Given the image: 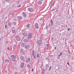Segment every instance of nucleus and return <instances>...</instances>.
<instances>
[{
	"instance_id": "46",
	"label": "nucleus",
	"mask_w": 74,
	"mask_h": 74,
	"mask_svg": "<svg viewBox=\"0 0 74 74\" xmlns=\"http://www.w3.org/2000/svg\"><path fill=\"white\" fill-rule=\"evenodd\" d=\"M46 28H48V26H46Z\"/></svg>"
},
{
	"instance_id": "31",
	"label": "nucleus",
	"mask_w": 74,
	"mask_h": 74,
	"mask_svg": "<svg viewBox=\"0 0 74 74\" xmlns=\"http://www.w3.org/2000/svg\"><path fill=\"white\" fill-rule=\"evenodd\" d=\"M62 55H63V53L61 52V53H60V56H61Z\"/></svg>"
},
{
	"instance_id": "18",
	"label": "nucleus",
	"mask_w": 74,
	"mask_h": 74,
	"mask_svg": "<svg viewBox=\"0 0 74 74\" xmlns=\"http://www.w3.org/2000/svg\"><path fill=\"white\" fill-rule=\"evenodd\" d=\"M17 45H14L13 46V48H14V49H16V47H17Z\"/></svg>"
},
{
	"instance_id": "22",
	"label": "nucleus",
	"mask_w": 74,
	"mask_h": 74,
	"mask_svg": "<svg viewBox=\"0 0 74 74\" xmlns=\"http://www.w3.org/2000/svg\"><path fill=\"white\" fill-rule=\"evenodd\" d=\"M30 24H28L27 25H26V27L27 28H29V27L30 26Z\"/></svg>"
},
{
	"instance_id": "55",
	"label": "nucleus",
	"mask_w": 74,
	"mask_h": 74,
	"mask_svg": "<svg viewBox=\"0 0 74 74\" xmlns=\"http://www.w3.org/2000/svg\"><path fill=\"white\" fill-rule=\"evenodd\" d=\"M52 56V55H51L50 56V57H51V56Z\"/></svg>"
},
{
	"instance_id": "10",
	"label": "nucleus",
	"mask_w": 74,
	"mask_h": 74,
	"mask_svg": "<svg viewBox=\"0 0 74 74\" xmlns=\"http://www.w3.org/2000/svg\"><path fill=\"white\" fill-rule=\"evenodd\" d=\"M20 59L21 60H23L25 59V58L23 56H21L20 57Z\"/></svg>"
},
{
	"instance_id": "38",
	"label": "nucleus",
	"mask_w": 74,
	"mask_h": 74,
	"mask_svg": "<svg viewBox=\"0 0 74 74\" xmlns=\"http://www.w3.org/2000/svg\"><path fill=\"white\" fill-rule=\"evenodd\" d=\"M18 8L21 7V5H19L18 6Z\"/></svg>"
},
{
	"instance_id": "44",
	"label": "nucleus",
	"mask_w": 74,
	"mask_h": 74,
	"mask_svg": "<svg viewBox=\"0 0 74 74\" xmlns=\"http://www.w3.org/2000/svg\"><path fill=\"white\" fill-rule=\"evenodd\" d=\"M54 11V9H53L52 10H51V11Z\"/></svg>"
},
{
	"instance_id": "11",
	"label": "nucleus",
	"mask_w": 74,
	"mask_h": 74,
	"mask_svg": "<svg viewBox=\"0 0 74 74\" xmlns=\"http://www.w3.org/2000/svg\"><path fill=\"white\" fill-rule=\"evenodd\" d=\"M35 28L36 29H38V24L36 23L35 25Z\"/></svg>"
},
{
	"instance_id": "21",
	"label": "nucleus",
	"mask_w": 74,
	"mask_h": 74,
	"mask_svg": "<svg viewBox=\"0 0 74 74\" xmlns=\"http://www.w3.org/2000/svg\"><path fill=\"white\" fill-rule=\"evenodd\" d=\"M45 70L43 69L42 70V74H45Z\"/></svg>"
},
{
	"instance_id": "29",
	"label": "nucleus",
	"mask_w": 74,
	"mask_h": 74,
	"mask_svg": "<svg viewBox=\"0 0 74 74\" xmlns=\"http://www.w3.org/2000/svg\"><path fill=\"white\" fill-rule=\"evenodd\" d=\"M27 67H29V68H30V65H27Z\"/></svg>"
},
{
	"instance_id": "58",
	"label": "nucleus",
	"mask_w": 74,
	"mask_h": 74,
	"mask_svg": "<svg viewBox=\"0 0 74 74\" xmlns=\"http://www.w3.org/2000/svg\"><path fill=\"white\" fill-rule=\"evenodd\" d=\"M0 40H1V38H0Z\"/></svg>"
},
{
	"instance_id": "17",
	"label": "nucleus",
	"mask_w": 74,
	"mask_h": 74,
	"mask_svg": "<svg viewBox=\"0 0 74 74\" xmlns=\"http://www.w3.org/2000/svg\"><path fill=\"white\" fill-rule=\"evenodd\" d=\"M45 67H46V68H47V69L49 68V64H46Z\"/></svg>"
},
{
	"instance_id": "40",
	"label": "nucleus",
	"mask_w": 74,
	"mask_h": 74,
	"mask_svg": "<svg viewBox=\"0 0 74 74\" xmlns=\"http://www.w3.org/2000/svg\"><path fill=\"white\" fill-rule=\"evenodd\" d=\"M67 30H70V28H68Z\"/></svg>"
},
{
	"instance_id": "34",
	"label": "nucleus",
	"mask_w": 74,
	"mask_h": 74,
	"mask_svg": "<svg viewBox=\"0 0 74 74\" xmlns=\"http://www.w3.org/2000/svg\"><path fill=\"white\" fill-rule=\"evenodd\" d=\"M14 21H16V19L15 18L14 19Z\"/></svg>"
},
{
	"instance_id": "5",
	"label": "nucleus",
	"mask_w": 74,
	"mask_h": 74,
	"mask_svg": "<svg viewBox=\"0 0 74 74\" xmlns=\"http://www.w3.org/2000/svg\"><path fill=\"white\" fill-rule=\"evenodd\" d=\"M16 40L17 41H21V38L19 37H16Z\"/></svg>"
},
{
	"instance_id": "49",
	"label": "nucleus",
	"mask_w": 74,
	"mask_h": 74,
	"mask_svg": "<svg viewBox=\"0 0 74 74\" xmlns=\"http://www.w3.org/2000/svg\"><path fill=\"white\" fill-rule=\"evenodd\" d=\"M69 53H70V50L69 51Z\"/></svg>"
},
{
	"instance_id": "41",
	"label": "nucleus",
	"mask_w": 74,
	"mask_h": 74,
	"mask_svg": "<svg viewBox=\"0 0 74 74\" xmlns=\"http://www.w3.org/2000/svg\"><path fill=\"white\" fill-rule=\"evenodd\" d=\"M32 72H33V69H32Z\"/></svg>"
},
{
	"instance_id": "1",
	"label": "nucleus",
	"mask_w": 74,
	"mask_h": 74,
	"mask_svg": "<svg viewBox=\"0 0 74 74\" xmlns=\"http://www.w3.org/2000/svg\"><path fill=\"white\" fill-rule=\"evenodd\" d=\"M16 56L14 55H12L10 58V59L12 62H15L16 61Z\"/></svg>"
},
{
	"instance_id": "36",
	"label": "nucleus",
	"mask_w": 74,
	"mask_h": 74,
	"mask_svg": "<svg viewBox=\"0 0 74 74\" xmlns=\"http://www.w3.org/2000/svg\"><path fill=\"white\" fill-rule=\"evenodd\" d=\"M7 25H5V28H7Z\"/></svg>"
},
{
	"instance_id": "56",
	"label": "nucleus",
	"mask_w": 74,
	"mask_h": 74,
	"mask_svg": "<svg viewBox=\"0 0 74 74\" xmlns=\"http://www.w3.org/2000/svg\"><path fill=\"white\" fill-rule=\"evenodd\" d=\"M48 49V48H47V49Z\"/></svg>"
},
{
	"instance_id": "27",
	"label": "nucleus",
	"mask_w": 74,
	"mask_h": 74,
	"mask_svg": "<svg viewBox=\"0 0 74 74\" xmlns=\"http://www.w3.org/2000/svg\"><path fill=\"white\" fill-rule=\"evenodd\" d=\"M24 45H25V44L24 43H21V46H24Z\"/></svg>"
},
{
	"instance_id": "2",
	"label": "nucleus",
	"mask_w": 74,
	"mask_h": 74,
	"mask_svg": "<svg viewBox=\"0 0 74 74\" xmlns=\"http://www.w3.org/2000/svg\"><path fill=\"white\" fill-rule=\"evenodd\" d=\"M33 34L32 33H30L28 34V35L27 38L29 39H30L32 38V36H33Z\"/></svg>"
},
{
	"instance_id": "30",
	"label": "nucleus",
	"mask_w": 74,
	"mask_h": 74,
	"mask_svg": "<svg viewBox=\"0 0 74 74\" xmlns=\"http://www.w3.org/2000/svg\"><path fill=\"white\" fill-rule=\"evenodd\" d=\"M6 2H9L10 1L9 0H5Z\"/></svg>"
},
{
	"instance_id": "6",
	"label": "nucleus",
	"mask_w": 74,
	"mask_h": 74,
	"mask_svg": "<svg viewBox=\"0 0 74 74\" xmlns=\"http://www.w3.org/2000/svg\"><path fill=\"white\" fill-rule=\"evenodd\" d=\"M37 3L38 5H40L42 4V3L41 2V1H38L37 2Z\"/></svg>"
},
{
	"instance_id": "13",
	"label": "nucleus",
	"mask_w": 74,
	"mask_h": 74,
	"mask_svg": "<svg viewBox=\"0 0 74 74\" xmlns=\"http://www.w3.org/2000/svg\"><path fill=\"white\" fill-rule=\"evenodd\" d=\"M23 15L25 18H26V16H27V15H26V13L25 12H23Z\"/></svg>"
},
{
	"instance_id": "24",
	"label": "nucleus",
	"mask_w": 74,
	"mask_h": 74,
	"mask_svg": "<svg viewBox=\"0 0 74 74\" xmlns=\"http://www.w3.org/2000/svg\"><path fill=\"white\" fill-rule=\"evenodd\" d=\"M13 25H16V22H13L12 23Z\"/></svg>"
},
{
	"instance_id": "35",
	"label": "nucleus",
	"mask_w": 74,
	"mask_h": 74,
	"mask_svg": "<svg viewBox=\"0 0 74 74\" xmlns=\"http://www.w3.org/2000/svg\"><path fill=\"white\" fill-rule=\"evenodd\" d=\"M14 74H19V73L18 72H16Z\"/></svg>"
},
{
	"instance_id": "16",
	"label": "nucleus",
	"mask_w": 74,
	"mask_h": 74,
	"mask_svg": "<svg viewBox=\"0 0 74 74\" xmlns=\"http://www.w3.org/2000/svg\"><path fill=\"white\" fill-rule=\"evenodd\" d=\"M22 35H23L24 36H27V34L25 32H24L22 33Z\"/></svg>"
},
{
	"instance_id": "57",
	"label": "nucleus",
	"mask_w": 74,
	"mask_h": 74,
	"mask_svg": "<svg viewBox=\"0 0 74 74\" xmlns=\"http://www.w3.org/2000/svg\"><path fill=\"white\" fill-rule=\"evenodd\" d=\"M49 25V26H50V24Z\"/></svg>"
},
{
	"instance_id": "28",
	"label": "nucleus",
	"mask_w": 74,
	"mask_h": 74,
	"mask_svg": "<svg viewBox=\"0 0 74 74\" xmlns=\"http://www.w3.org/2000/svg\"><path fill=\"white\" fill-rule=\"evenodd\" d=\"M32 53L33 55H35L34 54V50H33Z\"/></svg>"
},
{
	"instance_id": "33",
	"label": "nucleus",
	"mask_w": 74,
	"mask_h": 74,
	"mask_svg": "<svg viewBox=\"0 0 74 74\" xmlns=\"http://www.w3.org/2000/svg\"><path fill=\"white\" fill-rule=\"evenodd\" d=\"M7 49L8 50H10V48L8 47L7 48Z\"/></svg>"
},
{
	"instance_id": "15",
	"label": "nucleus",
	"mask_w": 74,
	"mask_h": 74,
	"mask_svg": "<svg viewBox=\"0 0 74 74\" xmlns=\"http://www.w3.org/2000/svg\"><path fill=\"white\" fill-rule=\"evenodd\" d=\"M24 42H28L29 40H26V39H24L23 40Z\"/></svg>"
},
{
	"instance_id": "7",
	"label": "nucleus",
	"mask_w": 74,
	"mask_h": 74,
	"mask_svg": "<svg viewBox=\"0 0 74 74\" xmlns=\"http://www.w3.org/2000/svg\"><path fill=\"white\" fill-rule=\"evenodd\" d=\"M30 45H27L25 46V48L27 49H29L30 48Z\"/></svg>"
},
{
	"instance_id": "52",
	"label": "nucleus",
	"mask_w": 74,
	"mask_h": 74,
	"mask_svg": "<svg viewBox=\"0 0 74 74\" xmlns=\"http://www.w3.org/2000/svg\"><path fill=\"white\" fill-rule=\"evenodd\" d=\"M5 73H7V71H5Z\"/></svg>"
},
{
	"instance_id": "54",
	"label": "nucleus",
	"mask_w": 74,
	"mask_h": 74,
	"mask_svg": "<svg viewBox=\"0 0 74 74\" xmlns=\"http://www.w3.org/2000/svg\"><path fill=\"white\" fill-rule=\"evenodd\" d=\"M55 49H56V47H55Z\"/></svg>"
},
{
	"instance_id": "3",
	"label": "nucleus",
	"mask_w": 74,
	"mask_h": 74,
	"mask_svg": "<svg viewBox=\"0 0 74 74\" xmlns=\"http://www.w3.org/2000/svg\"><path fill=\"white\" fill-rule=\"evenodd\" d=\"M42 40H38L37 41V43L38 44H42Z\"/></svg>"
},
{
	"instance_id": "25",
	"label": "nucleus",
	"mask_w": 74,
	"mask_h": 74,
	"mask_svg": "<svg viewBox=\"0 0 74 74\" xmlns=\"http://www.w3.org/2000/svg\"><path fill=\"white\" fill-rule=\"evenodd\" d=\"M12 32L13 33H15V30H12Z\"/></svg>"
},
{
	"instance_id": "37",
	"label": "nucleus",
	"mask_w": 74,
	"mask_h": 74,
	"mask_svg": "<svg viewBox=\"0 0 74 74\" xmlns=\"http://www.w3.org/2000/svg\"><path fill=\"white\" fill-rule=\"evenodd\" d=\"M47 60L48 61H49V59L48 58L47 59Z\"/></svg>"
},
{
	"instance_id": "26",
	"label": "nucleus",
	"mask_w": 74,
	"mask_h": 74,
	"mask_svg": "<svg viewBox=\"0 0 74 74\" xmlns=\"http://www.w3.org/2000/svg\"><path fill=\"white\" fill-rule=\"evenodd\" d=\"M46 48H49V45L48 44H47L46 45Z\"/></svg>"
},
{
	"instance_id": "8",
	"label": "nucleus",
	"mask_w": 74,
	"mask_h": 74,
	"mask_svg": "<svg viewBox=\"0 0 74 74\" xmlns=\"http://www.w3.org/2000/svg\"><path fill=\"white\" fill-rule=\"evenodd\" d=\"M30 61V59L28 58H27L26 59L25 62L26 63H28V62H29Z\"/></svg>"
},
{
	"instance_id": "50",
	"label": "nucleus",
	"mask_w": 74,
	"mask_h": 74,
	"mask_svg": "<svg viewBox=\"0 0 74 74\" xmlns=\"http://www.w3.org/2000/svg\"><path fill=\"white\" fill-rule=\"evenodd\" d=\"M53 38H52V39H51V40H53Z\"/></svg>"
},
{
	"instance_id": "39",
	"label": "nucleus",
	"mask_w": 74,
	"mask_h": 74,
	"mask_svg": "<svg viewBox=\"0 0 74 74\" xmlns=\"http://www.w3.org/2000/svg\"><path fill=\"white\" fill-rule=\"evenodd\" d=\"M53 22V21L52 20H51V23Z\"/></svg>"
},
{
	"instance_id": "19",
	"label": "nucleus",
	"mask_w": 74,
	"mask_h": 74,
	"mask_svg": "<svg viewBox=\"0 0 74 74\" xmlns=\"http://www.w3.org/2000/svg\"><path fill=\"white\" fill-rule=\"evenodd\" d=\"M18 19L21 20V19H22V17L21 16H18Z\"/></svg>"
},
{
	"instance_id": "48",
	"label": "nucleus",
	"mask_w": 74,
	"mask_h": 74,
	"mask_svg": "<svg viewBox=\"0 0 74 74\" xmlns=\"http://www.w3.org/2000/svg\"><path fill=\"white\" fill-rule=\"evenodd\" d=\"M50 70H51V68L49 69V71Z\"/></svg>"
},
{
	"instance_id": "53",
	"label": "nucleus",
	"mask_w": 74,
	"mask_h": 74,
	"mask_svg": "<svg viewBox=\"0 0 74 74\" xmlns=\"http://www.w3.org/2000/svg\"><path fill=\"white\" fill-rule=\"evenodd\" d=\"M51 67H52L51 66V67H50V69H51Z\"/></svg>"
},
{
	"instance_id": "9",
	"label": "nucleus",
	"mask_w": 74,
	"mask_h": 74,
	"mask_svg": "<svg viewBox=\"0 0 74 74\" xmlns=\"http://www.w3.org/2000/svg\"><path fill=\"white\" fill-rule=\"evenodd\" d=\"M23 67H24V63L22 62L21 64V68L22 69V68H23Z\"/></svg>"
},
{
	"instance_id": "4",
	"label": "nucleus",
	"mask_w": 74,
	"mask_h": 74,
	"mask_svg": "<svg viewBox=\"0 0 74 74\" xmlns=\"http://www.w3.org/2000/svg\"><path fill=\"white\" fill-rule=\"evenodd\" d=\"M28 11H29L30 12H33L34 11V9L32 8H29L28 9Z\"/></svg>"
},
{
	"instance_id": "23",
	"label": "nucleus",
	"mask_w": 74,
	"mask_h": 74,
	"mask_svg": "<svg viewBox=\"0 0 74 74\" xmlns=\"http://www.w3.org/2000/svg\"><path fill=\"white\" fill-rule=\"evenodd\" d=\"M8 25L9 26H11L12 25V24L11 23L9 22L8 23Z\"/></svg>"
},
{
	"instance_id": "42",
	"label": "nucleus",
	"mask_w": 74,
	"mask_h": 74,
	"mask_svg": "<svg viewBox=\"0 0 74 74\" xmlns=\"http://www.w3.org/2000/svg\"><path fill=\"white\" fill-rule=\"evenodd\" d=\"M38 57H39V54H38Z\"/></svg>"
},
{
	"instance_id": "43",
	"label": "nucleus",
	"mask_w": 74,
	"mask_h": 74,
	"mask_svg": "<svg viewBox=\"0 0 74 74\" xmlns=\"http://www.w3.org/2000/svg\"><path fill=\"white\" fill-rule=\"evenodd\" d=\"M40 1H44V0H40Z\"/></svg>"
},
{
	"instance_id": "14",
	"label": "nucleus",
	"mask_w": 74,
	"mask_h": 74,
	"mask_svg": "<svg viewBox=\"0 0 74 74\" xmlns=\"http://www.w3.org/2000/svg\"><path fill=\"white\" fill-rule=\"evenodd\" d=\"M20 52L21 53H24V50L22 49H21L20 50Z\"/></svg>"
},
{
	"instance_id": "51",
	"label": "nucleus",
	"mask_w": 74,
	"mask_h": 74,
	"mask_svg": "<svg viewBox=\"0 0 74 74\" xmlns=\"http://www.w3.org/2000/svg\"><path fill=\"white\" fill-rule=\"evenodd\" d=\"M67 64H68V65H69V63H67Z\"/></svg>"
},
{
	"instance_id": "47",
	"label": "nucleus",
	"mask_w": 74,
	"mask_h": 74,
	"mask_svg": "<svg viewBox=\"0 0 74 74\" xmlns=\"http://www.w3.org/2000/svg\"><path fill=\"white\" fill-rule=\"evenodd\" d=\"M60 55H59V56L58 59H59V58H60Z\"/></svg>"
},
{
	"instance_id": "12",
	"label": "nucleus",
	"mask_w": 74,
	"mask_h": 74,
	"mask_svg": "<svg viewBox=\"0 0 74 74\" xmlns=\"http://www.w3.org/2000/svg\"><path fill=\"white\" fill-rule=\"evenodd\" d=\"M5 62L7 64H9V63H10V61L8 60H7V59L6 60H5Z\"/></svg>"
},
{
	"instance_id": "32",
	"label": "nucleus",
	"mask_w": 74,
	"mask_h": 74,
	"mask_svg": "<svg viewBox=\"0 0 74 74\" xmlns=\"http://www.w3.org/2000/svg\"><path fill=\"white\" fill-rule=\"evenodd\" d=\"M53 22L51 23V26H52V25H53Z\"/></svg>"
},
{
	"instance_id": "20",
	"label": "nucleus",
	"mask_w": 74,
	"mask_h": 74,
	"mask_svg": "<svg viewBox=\"0 0 74 74\" xmlns=\"http://www.w3.org/2000/svg\"><path fill=\"white\" fill-rule=\"evenodd\" d=\"M33 55V57H34V59H36V56H37L36 54H34Z\"/></svg>"
},
{
	"instance_id": "45",
	"label": "nucleus",
	"mask_w": 74,
	"mask_h": 74,
	"mask_svg": "<svg viewBox=\"0 0 74 74\" xmlns=\"http://www.w3.org/2000/svg\"><path fill=\"white\" fill-rule=\"evenodd\" d=\"M14 15V14H12V16H13Z\"/></svg>"
}]
</instances>
